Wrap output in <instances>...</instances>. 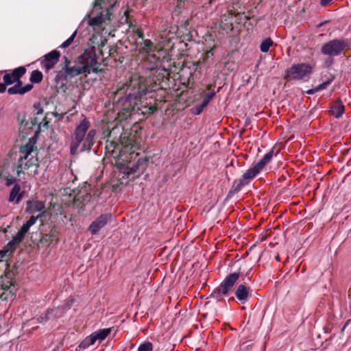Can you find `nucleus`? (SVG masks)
<instances>
[{"label": "nucleus", "instance_id": "nucleus-25", "mask_svg": "<svg viewBox=\"0 0 351 351\" xmlns=\"http://www.w3.org/2000/svg\"><path fill=\"white\" fill-rule=\"evenodd\" d=\"M153 350V345L149 341H145L141 344L138 348L137 351H152Z\"/></svg>", "mask_w": 351, "mask_h": 351}, {"label": "nucleus", "instance_id": "nucleus-32", "mask_svg": "<svg viewBox=\"0 0 351 351\" xmlns=\"http://www.w3.org/2000/svg\"><path fill=\"white\" fill-rule=\"evenodd\" d=\"M184 0H178L177 5H176L174 12L176 13V12L180 13L181 10L184 8Z\"/></svg>", "mask_w": 351, "mask_h": 351}, {"label": "nucleus", "instance_id": "nucleus-5", "mask_svg": "<svg viewBox=\"0 0 351 351\" xmlns=\"http://www.w3.org/2000/svg\"><path fill=\"white\" fill-rule=\"evenodd\" d=\"M90 126V122L87 117H84L75 128L70 152L72 155L75 154L80 144L83 142L84 136Z\"/></svg>", "mask_w": 351, "mask_h": 351}, {"label": "nucleus", "instance_id": "nucleus-38", "mask_svg": "<svg viewBox=\"0 0 351 351\" xmlns=\"http://www.w3.org/2000/svg\"><path fill=\"white\" fill-rule=\"evenodd\" d=\"M70 63H71L70 60L66 57H64V65L63 67V70L64 71L66 70V69H68L69 67Z\"/></svg>", "mask_w": 351, "mask_h": 351}, {"label": "nucleus", "instance_id": "nucleus-17", "mask_svg": "<svg viewBox=\"0 0 351 351\" xmlns=\"http://www.w3.org/2000/svg\"><path fill=\"white\" fill-rule=\"evenodd\" d=\"M147 162V160L146 158H138L136 160V162H134V163H131L130 162V164L128 165V166L127 167V169H126V174L127 175H131V174H134L135 173H136L140 167V166L141 165H146Z\"/></svg>", "mask_w": 351, "mask_h": 351}, {"label": "nucleus", "instance_id": "nucleus-8", "mask_svg": "<svg viewBox=\"0 0 351 351\" xmlns=\"http://www.w3.org/2000/svg\"><path fill=\"white\" fill-rule=\"evenodd\" d=\"M111 332V328L99 329L88 336L82 341L79 347L80 349H86L90 346L93 345L97 340L101 341L104 340Z\"/></svg>", "mask_w": 351, "mask_h": 351}, {"label": "nucleus", "instance_id": "nucleus-22", "mask_svg": "<svg viewBox=\"0 0 351 351\" xmlns=\"http://www.w3.org/2000/svg\"><path fill=\"white\" fill-rule=\"evenodd\" d=\"M43 79V75L41 71L34 70L31 73L29 81L33 84L40 83Z\"/></svg>", "mask_w": 351, "mask_h": 351}, {"label": "nucleus", "instance_id": "nucleus-31", "mask_svg": "<svg viewBox=\"0 0 351 351\" xmlns=\"http://www.w3.org/2000/svg\"><path fill=\"white\" fill-rule=\"evenodd\" d=\"M43 214L38 215V216H31L29 220H27L25 223H27L30 227L34 225L39 217L42 216Z\"/></svg>", "mask_w": 351, "mask_h": 351}, {"label": "nucleus", "instance_id": "nucleus-46", "mask_svg": "<svg viewBox=\"0 0 351 351\" xmlns=\"http://www.w3.org/2000/svg\"><path fill=\"white\" fill-rule=\"evenodd\" d=\"M208 54H210L211 56L213 55V49H210V51H208Z\"/></svg>", "mask_w": 351, "mask_h": 351}, {"label": "nucleus", "instance_id": "nucleus-44", "mask_svg": "<svg viewBox=\"0 0 351 351\" xmlns=\"http://www.w3.org/2000/svg\"><path fill=\"white\" fill-rule=\"evenodd\" d=\"M10 241H12L13 243H14L16 245H18L21 243L14 237H13Z\"/></svg>", "mask_w": 351, "mask_h": 351}, {"label": "nucleus", "instance_id": "nucleus-27", "mask_svg": "<svg viewBox=\"0 0 351 351\" xmlns=\"http://www.w3.org/2000/svg\"><path fill=\"white\" fill-rule=\"evenodd\" d=\"M73 303V299H68L65 300L61 306H58V309H62L63 311H66L71 308Z\"/></svg>", "mask_w": 351, "mask_h": 351}, {"label": "nucleus", "instance_id": "nucleus-6", "mask_svg": "<svg viewBox=\"0 0 351 351\" xmlns=\"http://www.w3.org/2000/svg\"><path fill=\"white\" fill-rule=\"evenodd\" d=\"M348 46L346 40L336 38L324 43L321 47V53L328 57H335L340 56Z\"/></svg>", "mask_w": 351, "mask_h": 351}, {"label": "nucleus", "instance_id": "nucleus-35", "mask_svg": "<svg viewBox=\"0 0 351 351\" xmlns=\"http://www.w3.org/2000/svg\"><path fill=\"white\" fill-rule=\"evenodd\" d=\"M16 178H14V177L9 178H8V179L6 180V181H5V185H6L7 186H11V185H12V184H14H14H16V183H15V182H16Z\"/></svg>", "mask_w": 351, "mask_h": 351}, {"label": "nucleus", "instance_id": "nucleus-14", "mask_svg": "<svg viewBox=\"0 0 351 351\" xmlns=\"http://www.w3.org/2000/svg\"><path fill=\"white\" fill-rule=\"evenodd\" d=\"M97 131L95 129H91L88 131L86 136H84V141L82 144L81 152L89 151L92 146L95 144V138Z\"/></svg>", "mask_w": 351, "mask_h": 351}, {"label": "nucleus", "instance_id": "nucleus-10", "mask_svg": "<svg viewBox=\"0 0 351 351\" xmlns=\"http://www.w3.org/2000/svg\"><path fill=\"white\" fill-rule=\"evenodd\" d=\"M60 53L57 50H53L44 56V60L41 61V66L45 71L52 69L59 61Z\"/></svg>", "mask_w": 351, "mask_h": 351}, {"label": "nucleus", "instance_id": "nucleus-29", "mask_svg": "<svg viewBox=\"0 0 351 351\" xmlns=\"http://www.w3.org/2000/svg\"><path fill=\"white\" fill-rule=\"evenodd\" d=\"M215 95V92L214 91H212V92H210L209 93H208L207 95H206L204 97V99H203V101L202 103L207 106L208 104V103L210 102V99Z\"/></svg>", "mask_w": 351, "mask_h": 351}, {"label": "nucleus", "instance_id": "nucleus-4", "mask_svg": "<svg viewBox=\"0 0 351 351\" xmlns=\"http://www.w3.org/2000/svg\"><path fill=\"white\" fill-rule=\"evenodd\" d=\"M77 63L84 66L86 73L89 75L91 72L94 73H102L103 69H99L95 48L93 47L86 49L77 58Z\"/></svg>", "mask_w": 351, "mask_h": 351}, {"label": "nucleus", "instance_id": "nucleus-19", "mask_svg": "<svg viewBox=\"0 0 351 351\" xmlns=\"http://www.w3.org/2000/svg\"><path fill=\"white\" fill-rule=\"evenodd\" d=\"M332 114L335 118L341 117L344 112L345 108L341 100H337L336 104L331 108Z\"/></svg>", "mask_w": 351, "mask_h": 351}, {"label": "nucleus", "instance_id": "nucleus-39", "mask_svg": "<svg viewBox=\"0 0 351 351\" xmlns=\"http://www.w3.org/2000/svg\"><path fill=\"white\" fill-rule=\"evenodd\" d=\"M332 0H320V4L322 6L325 7L328 5Z\"/></svg>", "mask_w": 351, "mask_h": 351}, {"label": "nucleus", "instance_id": "nucleus-9", "mask_svg": "<svg viewBox=\"0 0 351 351\" xmlns=\"http://www.w3.org/2000/svg\"><path fill=\"white\" fill-rule=\"evenodd\" d=\"M112 215L105 213L99 215L96 219L91 222L88 227V231L92 235H95L104 228L110 221Z\"/></svg>", "mask_w": 351, "mask_h": 351}, {"label": "nucleus", "instance_id": "nucleus-3", "mask_svg": "<svg viewBox=\"0 0 351 351\" xmlns=\"http://www.w3.org/2000/svg\"><path fill=\"white\" fill-rule=\"evenodd\" d=\"M240 277L239 272H234L228 275L218 287L210 293V298L221 302L232 292L234 286Z\"/></svg>", "mask_w": 351, "mask_h": 351}, {"label": "nucleus", "instance_id": "nucleus-15", "mask_svg": "<svg viewBox=\"0 0 351 351\" xmlns=\"http://www.w3.org/2000/svg\"><path fill=\"white\" fill-rule=\"evenodd\" d=\"M24 194V191H21L20 185L16 183L14 184L13 188L11 189L10 195H9V202H15V204H19Z\"/></svg>", "mask_w": 351, "mask_h": 351}, {"label": "nucleus", "instance_id": "nucleus-18", "mask_svg": "<svg viewBox=\"0 0 351 351\" xmlns=\"http://www.w3.org/2000/svg\"><path fill=\"white\" fill-rule=\"evenodd\" d=\"M45 208V203L43 202L37 201L34 204L32 202L29 200L27 202V208L25 212L27 213H34L36 212L43 211Z\"/></svg>", "mask_w": 351, "mask_h": 351}, {"label": "nucleus", "instance_id": "nucleus-1", "mask_svg": "<svg viewBox=\"0 0 351 351\" xmlns=\"http://www.w3.org/2000/svg\"><path fill=\"white\" fill-rule=\"evenodd\" d=\"M26 71L27 70L25 66H19L12 71H6L3 77L5 84L12 85L15 84L13 86L8 88L7 91L9 95H23L33 88L32 84L23 86L21 78L25 74Z\"/></svg>", "mask_w": 351, "mask_h": 351}, {"label": "nucleus", "instance_id": "nucleus-37", "mask_svg": "<svg viewBox=\"0 0 351 351\" xmlns=\"http://www.w3.org/2000/svg\"><path fill=\"white\" fill-rule=\"evenodd\" d=\"M25 234L23 233H22L21 232H20L19 230L18 231V232L16 234L15 236H14L19 242H21L24 237H25Z\"/></svg>", "mask_w": 351, "mask_h": 351}, {"label": "nucleus", "instance_id": "nucleus-30", "mask_svg": "<svg viewBox=\"0 0 351 351\" xmlns=\"http://www.w3.org/2000/svg\"><path fill=\"white\" fill-rule=\"evenodd\" d=\"M16 246L17 245H15L14 243H13V242L12 241H10L4 247L6 250H8V251L9 252V255H10L12 254L14 250L16 249Z\"/></svg>", "mask_w": 351, "mask_h": 351}, {"label": "nucleus", "instance_id": "nucleus-16", "mask_svg": "<svg viewBox=\"0 0 351 351\" xmlns=\"http://www.w3.org/2000/svg\"><path fill=\"white\" fill-rule=\"evenodd\" d=\"M84 66H82L80 64L75 65L73 66H69L64 71L65 77H73L80 74H84L85 76H87Z\"/></svg>", "mask_w": 351, "mask_h": 351}, {"label": "nucleus", "instance_id": "nucleus-2", "mask_svg": "<svg viewBox=\"0 0 351 351\" xmlns=\"http://www.w3.org/2000/svg\"><path fill=\"white\" fill-rule=\"evenodd\" d=\"M274 156V150L271 149L267 152L258 162H253L252 167L248 169L243 176L239 179L234 181L232 191L237 193L241 189L247 185L268 164Z\"/></svg>", "mask_w": 351, "mask_h": 351}, {"label": "nucleus", "instance_id": "nucleus-28", "mask_svg": "<svg viewBox=\"0 0 351 351\" xmlns=\"http://www.w3.org/2000/svg\"><path fill=\"white\" fill-rule=\"evenodd\" d=\"M332 81V79H328L326 81L322 82V84H319L316 86V89L318 91L322 90L327 88L328 86H329Z\"/></svg>", "mask_w": 351, "mask_h": 351}, {"label": "nucleus", "instance_id": "nucleus-26", "mask_svg": "<svg viewBox=\"0 0 351 351\" xmlns=\"http://www.w3.org/2000/svg\"><path fill=\"white\" fill-rule=\"evenodd\" d=\"M77 31H75L69 38H67L62 45L59 47L61 49L68 47L73 42L74 38L76 36Z\"/></svg>", "mask_w": 351, "mask_h": 351}, {"label": "nucleus", "instance_id": "nucleus-13", "mask_svg": "<svg viewBox=\"0 0 351 351\" xmlns=\"http://www.w3.org/2000/svg\"><path fill=\"white\" fill-rule=\"evenodd\" d=\"M36 139L34 137L30 138L28 142L21 147V156L19 158V162H22L23 160H26L28 156L32 154L34 150Z\"/></svg>", "mask_w": 351, "mask_h": 351}, {"label": "nucleus", "instance_id": "nucleus-20", "mask_svg": "<svg viewBox=\"0 0 351 351\" xmlns=\"http://www.w3.org/2000/svg\"><path fill=\"white\" fill-rule=\"evenodd\" d=\"M108 19V13L106 14H100L96 16L90 18L88 25L90 26H99Z\"/></svg>", "mask_w": 351, "mask_h": 351}, {"label": "nucleus", "instance_id": "nucleus-23", "mask_svg": "<svg viewBox=\"0 0 351 351\" xmlns=\"http://www.w3.org/2000/svg\"><path fill=\"white\" fill-rule=\"evenodd\" d=\"M273 45V40L271 38H267L263 40L260 45V49L263 53L268 52L270 47Z\"/></svg>", "mask_w": 351, "mask_h": 351}, {"label": "nucleus", "instance_id": "nucleus-40", "mask_svg": "<svg viewBox=\"0 0 351 351\" xmlns=\"http://www.w3.org/2000/svg\"><path fill=\"white\" fill-rule=\"evenodd\" d=\"M4 83H0V93H4L6 90V86Z\"/></svg>", "mask_w": 351, "mask_h": 351}, {"label": "nucleus", "instance_id": "nucleus-24", "mask_svg": "<svg viewBox=\"0 0 351 351\" xmlns=\"http://www.w3.org/2000/svg\"><path fill=\"white\" fill-rule=\"evenodd\" d=\"M53 311H54L53 309L47 311V312L45 313V315H42L37 318L38 322V323H44V322L48 321L51 318Z\"/></svg>", "mask_w": 351, "mask_h": 351}, {"label": "nucleus", "instance_id": "nucleus-7", "mask_svg": "<svg viewBox=\"0 0 351 351\" xmlns=\"http://www.w3.org/2000/svg\"><path fill=\"white\" fill-rule=\"evenodd\" d=\"M312 72V67L304 63L293 64L285 71V79L287 81L300 80L308 77Z\"/></svg>", "mask_w": 351, "mask_h": 351}, {"label": "nucleus", "instance_id": "nucleus-11", "mask_svg": "<svg viewBox=\"0 0 351 351\" xmlns=\"http://www.w3.org/2000/svg\"><path fill=\"white\" fill-rule=\"evenodd\" d=\"M149 90L146 88H138L137 92L129 93L125 97V102L128 103L130 106H136L138 102L141 101L143 96H145ZM132 110H134L133 106Z\"/></svg>", "mask_w": 351, "mask_h": 351}, {"label": "nucleus", "instance_id": "nucleus-48", "mask_svg": "<svg viewBox=\"0 0 351 351\" xmlns=\"http://www.w3.org/2000/svg\"><path fill=\"white\" fill-rule=\"evenodd\" d=\"M131 158H132V155L134 154V152H131Z\"/></svg>", "mask_w": 351, "mask_h": 351}, {"label": "nucleus", "instance_id": "nucleus-34", "mask_svg": "<svg viewBox=\"0 0 351 351\" xmlns=\"http://www.w3.org/2000/svg\"><path fill=\"white\" fill-rule=\"evenodd\" d=\"M29 228L30 226L27 223H24L21 228L19 230V231L25 235L27 232L29 231Z\"/></svg>", "mask_w": 351, "mask_h": 351}, {"label": "nucleus", "instance_id": "nucleus-43", "mask_svg": "<svg viewBox=\"0 0 351 351\" xmlns=\"http://www.w3.org/2000/svg\"><path fill=\"white\" fill-rule=\"evenodd\" d=\"M136 34H137L138 38H141L143 40H144L143 39L144 38V35H143V32L141 31L138 30L136 32Z\"/></svg>", "mask_w": 351, "mask_h": 351}, {"label": "nucleus", "instance_id": "nucleus-21", "mask_svg": "<svg viewBox=\"0 0 351 351\" xmlns=\"http://www.w3.org/2000/svg\"><path fill=\"white\" fill-rule=\"evenodd\" d=\"M143 48L147 53H153L157 50V47L149 39H145L142 43Z\"/></svg>", "mask_w": 351, "mask_h": 351}, {"label": "nucleus", "instance_id": "nucleus-47", "mask_svg": "<svg viewBox=\"0 0 351 351\" xmlns=\"http://www.w3.org/2000/svg\"><path fill=\"white\" fill-rule=\"evenodd\" d=\"M275 259H276L277 261H280V257H279V256H278H278H276L275 257Z\"/></svg>", "mask_w": 351, "mask_h": 351}, {"label": "nucleus", "instance_id": "nucleus-36", "mask_svg": "<svg viewBox=\"0 0 351 351\" xmlns=\"http://www.w3.org/2000/svg\"><path fill=\"white\" fill-rule=\"evenodd\" d=\"M9 255V252L5 247L0 250V261L5 258L7 255Z\"/></svg>", "mask_w": 351, "mask_h": 351}, {"label": "nucleus", "instance_id": "nucleus-42", "mask_svg": "<svg viewBox=\"0 0 351 351\" xmlns=\"http://www.w3.org/2000/svg\"><path fill=\"white\" fill-rule=\"evenodd\" d=\"M103 2H104V0H95L94 7L95 8H96L97 6L100 7Z\"/></svg>", "mask_w": 351, "mask_h": 351}, {"label": "nucleus", "instance_id": "nucleus-45", "mask_svg": "<svg viewBox=\"0 0 351 351\" xmlns=\"http://www.w3.org/2000/svg\"><path fill=\"white\" fill-rule=\"evenodd\" d=\"M148 109H149V112L150 113H154V112H155V110H156V108H155V107H154V106H149V107L148 108Z\"/></svg>", "mask_w": 351, "mask_h": 351}, {"label": "nucleus", "instance_id": "nucleus-12", "mask_svg": "<svg viewBox=\"0 0 351 351\" xmlns=\"http://www.w3.org/2000/svg\"><path fill=\"white\" fill-rule=\"evenodd\" d=\"M250 287L244 285L240 284L237 287L234 291V295L237 299L241 303L245 304L251 297Z\"/></svg>", "mask_w": 351, "mask_h": 351}, {"label": "nucleus", "instance_id": "nucleus-41", "mask_svg": "<svg viewBox=\"0 0 351 351\" xmlns=\"http://www.w3.org/2000/svg\"><path fill=\"white\" fill-rule=\"evenodd\" d=\"M317 89H316V87H315V88H311V89H309V90H306V93L308 95H313L314 93H317Z\"/></svg>", "mask_w": 351, "mask_h": 351}, {"label": "nucleus", "instance_id": "nucleus-33", "mask_svg": "<svg viewBox=\"0 0 351 351\" xmlns=\"http://www.w3.org/2000/svg\"><path fill=\"white\" fill-rule=\"evenodd\" d=\"M206 106L202 103L200 105L197 106L195 108L194 114H199Z\"/></svg>", "mask_w": 351, "mask_h": 351}]
</instances>
